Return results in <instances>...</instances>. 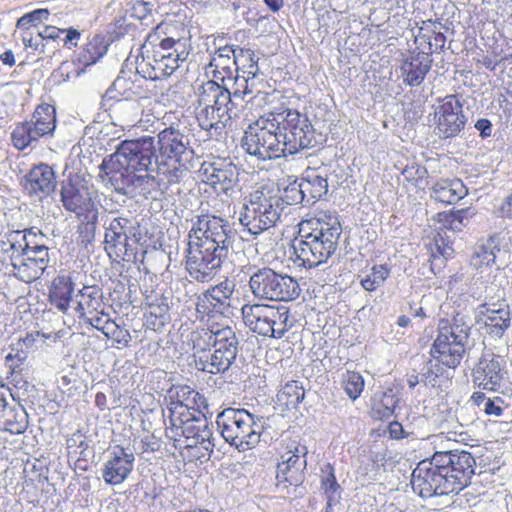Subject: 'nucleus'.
Masks as SVG:
<instances>
[{"label": "nucleus", "mask_w": 512, "mask_h": 512, "mask_svg": "<svg viewBox=\"0 0 512 512\" xmlns=\"http://www.w3.org/2000/svg\"><path fill=\"white\" fill-rule=\"evenodd\" d=\"M225 227L192 226L186 255V270L192 279L205 283L216 276L234 241Z\"/></svg>", "instance_id": "obj_1"}, {"label": "nucleus", "mask_w": 512, "mask_h": 512, "mask_svg": "<svg viewBox=\"0 0 512 512\" xmlns=\"http://www.w3.org/2000/svg\"><path fill=\"white\" fill-rule=\"evenodd\" d=\"M237 88L231 93L215 80L204 82L198 89L196 118L204 130L225 127L232 119L239 118L243 110L247 80L236 79Z\"/></svg>", "instance_id": "obj_2"}, {"label": "nucleus", "mask_w": 512, "mask_h": 512, "mask_svg": "<svg viewBox=\"0 0 512 512\" xmlns=\"http://www.w3.org/2000/svg\"><path fill=\"white\" fill-rule=\"evenodd\" d=\"M156 161L155 140L152 136L123 140L114 153L103 159L99 166V177L101 179L114 174L151 171Z\"/></svg>", "instance_id": "obj_3"}, {"label": "nucleus", "mask_w": 512, "mask_h": 512, "mask_svg": "<svg viewBox=\"0 0 512 512\" xmlns=\"http://www.w3.org/2000/svg\"><path fill=\"white\" fill-rule=\"evenodd\" d=\"M216 423L224 440L239 452L255 448L265 429L264 419L245 409H224Z\"/></svg>", "instance_id": "obj_4"}, {"label": "nucleus", "mask_w": 512, "mask_h": 512, "mask_svg": "<svg viewBox=\"0 0 512 512\" xmlns=\"http://www.w3.org/2000/svg\"><path fill=\"white\" fill-rule=\"evenodd\" d=\"M302 239L296 252L303 264L309 268L316 267L328 260L336 251L342 226H327L326 229L310 226H298Z\"/></svg>", "instance_id": "obj_5"}, {"label": "nucleus", "mask_w": 512, "mask_h": 512, "mask_svg": "<svg viewBox=\"0 0 512 512\" xmlns=\"http://www.w3.org/2000/svg\"><path fill=\"white\" fill-rule=\"evenodd\" d=\"M250 273L249 288L252 294L260 300L292 301L301 292L296 279L276 272L269 267L248 268Z\"/></svg>", "instance_id": "obj_6"}, {"label": "nucleus", "mask_w": 512, "mask_h": 512, "mask_svg": "<svg viewBox=\"0 0 512 512\" xmlns=\"http://www.w3.org/2000/svg\"><path fill=\"white\" fill-rule=\"evenodd\" d=\"M244 324L254 333L261 336L282 338L289 330V312L263 304H245L241 308Z\"/></svg>", "instance_id": "obj_7"}, {"label": "nucleus", "mask_w": 512, "mask_h": 512, "mask_svg": "<svg viewBox=\"0 0 512 512\" xmlns=\"http://www.w3.org/2000/svg\"><path fill=\"white\" fill-rule=\"evenodd\" d=\"M275 114L279 120L280 136L285 141L289 155L317 145V136L307 115L292 109H285Z\"/></svg>", "instance_id": "obj_8"}, {"label": "nucleus", "mask_w": 512, "mask_h": 512, "mask_svg": "<svg viewBox=\"0 0 512 512\" xmlns=\"http://www.w3.org/2000/svg\"><path fill=\"white\" fill-rule=\"evenodd\" d=\"M238 352L239 339L235 329L228 325L223 326L220 333L215 335L210 354L194 360L196 368L210 374L225 373L235 362Z\"/></svg>", "instance_id": "obj_9"}, {"label": "nucleus", "mask_w": 512, "mask_h": 512, "mask_svg": "<svg viewBox=\"0 0 512 512\" xmlns=\"http://www.w3.org/2000/svg\"><path fill=\"white\" fill-rule=\"evenodd\" d=\"M438 458L433 456L420 461L411 475V485L415 493L422 498H432L455 494Z\"/></svg>", "instance_id": "obj_10"}, {"label": "nucleus", "mask_w": 512, "mask_h": 512, "mask_svg": "<svg viewBox=\"0 0 512 512\" xmlns=\"http://www.w3.org/2000/svg\"><path fill=\"white\" fill-rule=\"evenodd\" d=\"M434 455L438 458L440 467L443 468L452 488H455V494L470 484L476 465L475 458L470 452L449 450L435 452Z\"/></svg>", "instance_id": "obj_11"}, {"label": "nucleus", "mask_w": 512, "mask_h": 512, "mask_svg": "<svg viewBox=\"0 0 512 512\" xmlns=\"http://www.w3.org/2000/svg\"><path fill=\"white\" fill-rule=\"evenodd\" d=\"M472 380L483 390L503 392L509 383L506 360L493 353L483 354L472 370Z\"/></svg>", "instance_id": "obj_12"}, {"label": "nucleus", "mask_w": 512, "mask_h": 512, "mask_svg": "<svg viewBox=\"0 0 512 512\" xmlns=\"http://www.w3.org/2000/svg\"><path fill=\"white\" fill-rule=\"evenodd\" d=\"M167 410L163 415L165 424L167 421H178L193 415V412L207 410V403L204 396L187 385L174 386L168 391Z\"/></svg>", "instance_id": "obj_13"}, {"label": "nucleus", "mask_w": 512, "mask_h": 512, "mask_svg": "<svg viewBox=\"0 0 512 512\" xmlns=\"http://www.w3.org/2000/svg\"><path fill=\"white\" fill-rule=\"evenodd\" d=\"M102 184L116 193L128 197H148L158 187V181L150 171L127 172L101 178Z\"/></svg>", "instance_id": "obj_14"}, {"label": "nucleus", "mask_w": 512, "mask_h": 512, "mask_svg": "<svg viewBox=\"0 0 512 512\" xmlns=\"http://www.w3.org/2000/svg\"><path fill=\"white\" fill-rule=\"evenodd\" d=\"M48 263V248L44 244L30 247L26 243V247L21 254L11 257L14 275L25 283L39 279Z\"/></svg>", "instance_id": "obj_15"}, {"label": "nucleus", "mask_w": 512, "mask_h": 512, "mask_svg": "<svg viewBox=\"0 0 512 512\" xmlns=\"http://www.w3.org/2000/svg\"><path fill=\"white\" fill-rule=\"evenodd\" d=\"M135 465V454L130 448L115 445L107 451L101 467L103 481L110 486L124 483L132 473Z\"/></svg>", "instance_id": "obj_16"}, {"label": "nucleus", "mask_w": 512, "mask_h": 512, "mask_svg": "<svg viewBox=\"0 0 512 512\" xmlns=\"http://www.w3.org/2000/svg\"><path fill=\"white\" fill-rule=\"evenodd\" d=\"M235 286L234 281L225 279L206 290L197 299V312L211 317L231 314Z\"/></svg>", "instance_id": "obj_17"}, {"label": "nucleus", "mask_w": 512, "mask_h": 512, "mask_svg": "<svg viewBox=\"0 0 512 512\" xmlns=\"http://www.w3.org/2000/svg\"><path fill=\"white\" fill-rule=\"evenodd\" d=\"M200 173L202 181L216 194L231 197L236 193L239 172L232 163L224 161L204 163Z\"/></svg>", "instance_id": "obj_18"}, {"label": "nucleus", "mask_w": 512, "mask_h": 512, "mask_svg": "<svg viewBox=\"0 0 512 512\" xmlns=\"http://www.w3.org/2000/svg\"><path fill=\"white\" fill-rule=\"evenodd\" d=\"M434 119L440 137H455L461 132L465 124V116L462 104L456 96L449 95L440 101L435 109Z\"/></svg>", "instance_id": "obj_19"}, {"label": "nucleus", "mask_w": 512, "mask_h": 512, "mask_svg": "<svg viewBox=\"0 0 512 512\" xmlns=\"http://www.w3.org/2000/svg\"><path fill=\"white\" fill-rule=\"evenodd\" d=\"M172 43L161 45L144 57L136 58L137 72L145 79L157 80L170 76L175 71V58L168 57Z\"/></svg>", "instance_id": "obj_20"}, {"label": "nucleus", "mask_w": 512, "mask_h": 512, "mask_svg": "<svg viewBox=\"0 0 512 512\" xmlns=\"http://www.w3.org/2000/svg\"><path fill=\"white\" fill-rule=\"evenodd\" d=\"M286 452L282 455V462L277 467V477H282L290 485L300 481L303 471L307 467L308 448L299 441L292 440L287 444Z\"/></svg>", "instance_id": "obj_21"}, {"label": "nucleus", "mask_w": 512, "mask_h": 512, "mask_svg": "<svg viewBox=\"0 0 512 512\" xmlns=\"http://www.w3.org/2000/svg\"><path fill=\"white\" fill-rule=\"evenodd\" d=\"M141 226H109L105 231L106 249L117 257L133 254L134 245H144L143 237L138 229Z\"/></svg>", "instance_id": "obj_22"}, {"label": "nucleus", "mask_w": 512, "mask_h": 512, "mask_svg": "<svg viewBox=\"0 0 512 512\" xmlns=\"http://www.w3.org/2000/svg\"><path fill=\"white\" fill-rule=\"evenodd\" d=\"M61 201L67 210L78 216L88 212L92 207L88 183L79 176L69 178L61 187Z\"/></svg>", "instance_id": "obj_23"}, {"label": "nucleus", "mask_w": 512, "mask_h": 512, "mask_svg": "<svg viewBox=\"0 0 512 512\" xmlns=\"http://www.w3.org/2000/svg\"><path fill=\"white\" fill-rule=\"evenodd\" d=\"M29 426L25 404L8 401L0 396V428L11 434H23Z\"/></svg>", "instance_id": "obj_24"}, {"label": "nucleus", "mask_w": 512, "mask_h": 512, "mask_svg": "<svg viewBox=\"0 0 512 512\" xmlns=\"http://www.w3.org/2000/svg\"><path fill=\"white\" fill-rule=\"evenodd\" d=\"M159 151L163 157L180 163L191 151L189 137L174 127L162 130L158 134Z\"/></svg>", "instance_id": "obj_25"}, {"label": "nucleus", "mask_w": 512, "mask_h": 512, "mask_svg": "<svg viewBox=\"0 0 512 512\" xmlns=\"http://www.w3.org/2000/svg\"><path fill=\"white\" fill-rule=\"evenodd\" d=\"M25 190L39 198L50 195L56 188V176L53 168L46 163L34 166L25 176Z\"/></svg>", "instance_id": "obj_26"}, {"label": "nucleus", "mask_w": 512, "mask_h": 512, "mask_svg": "<svg viewBox=\"0 0 512 512\" xmlns=\"http://www.w3.org/2000/svg\"><path fill=\"white\" fill-rule=\"evenodd\" d=\"M465 350L464 344L448 339L446 334L438 333L431 348V354L437 362L449 368H455L460 364Z\"/></svg>", "instance_id": "obj_27"}, {"label": "nucleus", "mask_w": 512, "mask_h": 512, "mask_svg": "<svg viewBox=\"0 0 512 512\" xmlns=\"http://www.w3.org/2000/svg\"><path fill=\"white\" fill-rule=\"evenodd\" d=\"M264 140V160L275 159L288 154L287 146L283 137L280 136L281 130L279 120H277L275 112L265 114Z\"/></svg>", "instance_id": "obj_28"}, {"label": "nucleus", "mask_w": 512, "mask_h": 512, "mask_svg": "<svg viewBox=\"0 0 512 512\" xmlns=\"http://www.w3.org/2000/svg\"><path fill=\"white\" fill-rule=\"evenodd\" d=\"M502 253L500 238L498 235L489 236L487 239L478 241L470 256V265L480 271L496 264L497 258Z\"/></svg>", "instance_id": "obj_29"}, {"label": "nucleus", "mask_w": 512, "mask_h": 512, "mask_svg": "<svg viewBox=\"0 0 512 512\" xmlns=\"http://www.w3.org/2000/svg\"><path fill=\"white\" fill-rule=\"evenodd\" d=\"M208 424L207 418L203 412H193V415L185 417L178 421H167L166 435L174 441H178L180 437L185 438L187 443L195 434L201 431L202 426Z\"/></svg>", "instance_id": "obj_30"}, {"label": "nucleus", "mask_w": 512, "mask_h": 512, "mask_svg": "<svg viewBox=\"0 0 512 512\" xmlns=\"http://www.w3.org/2000/svg\"><path fill=\"white\" fill-rule=\"evenodd\" d=\"M432 59L429 54L419 52L407 57L402 65L403 82L409 86H419L430 71Z\"/></svg>", "instance_id": "obj_31"}, {"label": "nucleus", "mask_w": 512, "mask_h": 512, "mask_svg": "<svg viewBox=\"0 0 512 512\" xmlns=\"http://www.w3.org/2000/svg\"><path fill=\"white\" fill-rule=\"evenodd\" d=\"M467 188L460 179H440L431 187V198L445 203L454 204L467 195Z\"/></svg>", "instance_id": "obj_32"}, {"label": "nucleus", "mask_w": 512, "mask_h": 512, "mask_svg": "<svg viewBox=\"0 0 512 512\" xmlns=\"http://www.w3.org/2000/svg\"><path fill=\"white\" fill-rule=\"evenodd\" d=\"M453 226H440L433 235L432 242L430 243L431 257V270L436 274L435 266L437 262L440 265L445 263V260L453 254L452 240L449 232L454 233Z\"/></svg>", "instance_id": "obj_33"}, {"label": "nucleus", "mask_w": 512, "mask_h": 512, "mask_svg": "<svg viewBox=\"0 0 512 512\" xmlns=\"http://www.w3.org/2000/svg\"><path fill=\"white\" fill-rule=\"evenodd\" d=\"M238 47L224 46L219 48L212 56L207 68V74L212 73L215 78L224 80L231 75L232 68H237Z\"/></svg>", "instance_id": "obj_34"}, {"label": "nucleus", "mask_w": 512, "mask_h": 512, "mask_svg": "<svg viewBox=\"0 0 512 512\" xmlns=\"http://www.w3.org/2000/svg\"><path fill=\"white\" fill-rule=\"evenodd\" d=\"M265 124V115L260 116L256 121L251 123L245 130L242 138V146L252 156L257 157L260 160H264V140H265V128L262 125Z\"/></svg>", "instance_id": "obj_35"}, {"label": "nucleus", "mask_w": 512, "mask_h": 512, "mask_svg": "<svg viewBox=\"0 0 512 512\" xmlns=\"http://www.w3.org/2000/svg\"><path fill=\"white\" fill-rule=\"evenodd\" d=\"M74 291V284L72 278L68 274L58 275L52 282L50 288V302L57 309L66 312L70 306L72 294Z\"/></svg>", "instance_id": "obj_36"}, {"label": "nucleus", "mask_w": 512, "mask_h": 512, "mask_svg": "<svg viewBox=\"0 0 512 512\" xmlns=\"http://www.w3.org/2000/svg\"><path fill=\"white\" fill-rule=\"evenodd\" d=\"M471 327V319L466 315L458 313L451 321H440L439 334H446L448 339H454V341L464 344L466 347Z\"/></svg>", "instance_id": "obj_37"}, {"label": "nucleus", "mask_w": 512, "mask_h": 512, "mask_svg": "<svg viewBox=\"0 0 512 512\" xmlns=\"http://www.w3.org/2000/svg\"><path fill=\"white\" fill-rule=\"evenodd\" d=\"M222 327L216 325L211 328H197L190 333L189 341L192 345L195 360L202 358V355L208 356L210 354L215 342V335L220 333Z\"/></svg>", "instance_id": "obj_38"}, {"label": "nucleus", "mask_w": 512, "mask_h": 512, "mask_svg": "<svg viewBox=\"0 0 512 512\" xmlns=\"http://www.w3.org/2000/svg\"><path fill=\"white\" fill-rule=\"evenodd\" d=\"M108 50V43L105 38L100 35H95L89 42L82 48L78 56V63L82 68L76 69V76L84 72V68L95 64L102 58Z\"/></svg>", "instance_id": "obj_39"}, {"label": "nucleus", "mask_w": 512, "mask_h": 512, "mask_svg": "<svg viewBox=\"0 0 512 512\" xmlns=\"http://www.w3.org/2000/svg\"><path fill=\"white\" fill-rule=\"evenodd\" d=\"M169 305L166 298H156L154 302L148 304L145 313V325L148 329L160 332L170 322Z\"/></svg>", "instance_id": "obj_40"}, {"label": "nucleus", "mask_w": 512, "mask_h": 512, "mask_svg": "<svg viewBox=\"0 0 512 512\" xmlns=\"http://www.w3.org/2000/svg\"><path fill=\"white\" fill-rule=\"evenodd\" d=\"M135 70H137L135 68ZM146 80L137 71L132 75L130 72L121 71L114 80L112 88L125 99H132L143 94L142 81Z\"/></svg>", "instance_id": "obj_41"}, {"label": "nucleus", "mask_w": 512, "mask_h": 512, "mask_svg": "<svg viewBox=\"0 0 512 512\" xmlns=\"http://www.w3.org/2000/svg\"><path fill=\"white\" fill-rule=\"evenodd\" d=\"M306 202H315L328 192L327 178L315 169H307L301 178Z\"/></svg>", "instance_id": "obj_42"}, {"label": "nucleus", "mask_w": 512, "mask_h": 512, "mask_svg": "<svg viewBox=\"0 0 512 512\" xmlns=\"http://www.w3.org/2000/svg\"><path fill=\"white\" fill-rule=\"evenodd\" d=\"M79 296L80 300L76 307L79 318L104 309L102 291L97 286H84L79 291Z\"/></svg>", "instance_id": "obj_43"}, {"label": "nucleus", "mask_w": 512, "mask_h": 512, "mask_svg": "<svg viewBox=\"0 0 512 512\" xmlns=\"http://www.w3.org/2000/svg\"><path fill=\"white\" fill-rule=\"evenodd\" d=\"M29 122L32 124V128L39 134L40 138L51 135L56 127L54 107L50 105L38 106Z\"/></svg>", "instance_id": "obj_44"}, {"label": "nucleus", "mask_w": 512, "mask_h": 512, "mask_svg": "<svg viewBox=\"0 0 512 512\" xmlns=\"http://www.w3.org/2000/svg\"><path fill=\"white\" fill-rule=\"evenodd\" d=\"M391 269L386 264L373 265L369 271L358 275L365 291L373 292L380 288L390 276Z\"/></svg>", "instance_id": "obj_45"}, {"label": "nucleus", "mask_w": 512, "mask_h": 512, "mask_svg": "<svg viewBox=\"0 0 512 512\" xmlns=\"http://www.w3.org/2000/svg\"><path fill=\"white\" fill-rule=\"evenodd\" d=\"M170 28L171 27L166 23H160L157 25L154 30L147 35L146 40L141 47V55L139 57H144L161 45H168L169 43H172L174 38L169 36L168 30Z\"/></svg>", "instance_id": "obj_46"}, {"label": "nucleus", "mask_w": 512, "mask_h": 512, "mask_svg": "<svg viewBox=\"0 0 512 512\" xmlns=\"http://www.w3.org/2000/svg\"><path fill=\"white\" fill-rule=\"evenodd\" d=\"M322 473L321 489L326 495L327 506L331 507L333 504L338 502L340 498L341 487L336 480L334 468L331 464H326L324 468H322Z\"/></svg>", "instance_id": "obj_47"}, {"label": "nucleus", "mask_w": 512, "mask_h": 512, "mask_svg": "<svg viewBox=\"0 0 512 512\" xmlns=\"http://www.w3.org/2000/svg\"><path fill=\"white\" fill-rule=\"evenodd\" d=\"M39 139V134L32 128L29 121L16 125L11 134L12 143L18 150L26 149Z\"/></svg>", "instance_id": "obj_48"}, {"label": "nucleus", "mask_w": 512, "mask_h": 512, "mask_svg": "<svg viewBox=\"0 0 512 512\" xmlns=\"http://www.w3.org/2000/svg\"><path fill=\"white\" fill-rule=\"evenodd\" d=\"M486 317L485 326L487 333L493 337H502L505 331L510 327L509 309H500L496 315H484Z\"/></svg>", "instance_id": "obj_49"}, {"label": "nucleus", "mask_w": 512, "mask_h": 512, "mask_svg": "<svg viewBox=\"0 0 512 512\" xmlns=\"http://www.w3.org/2000/svg\"><path fill=\"white\" fill-rule=\"evenodd\" d=\"M237 69L242 68L243 72L247 74L249 78L254 79L259 73L258 58H256L254 51L251 49H244L238 47V54L236 57ZM245 79V77H243ZM248 91H250L247 88Z\"/></svg>", "instance_id": "obj_50"}, {"label": "nucleus", "mask_w": 512, "mask_h": 512, "mask_svg": "<svg viewBox=\"0 0 512 512\" xmlns=\"http://www.w3.org/2000/svg\"><path fill=\"white\" fill-rule=\"evenodd\" d=\"M342 383L344 391L352 400H356L364 389V379L358 372L346 371L343 374Z\"/></svg>", "instance_id": "obj_51"}, {"label": "nucleus", "mask_w": 512, "mask_h": 512, "mask_svg": "<svg viewBox=\"0 0 512 512\" xmlns=\"http://www.w3.org/2000/svg\"><path fill=\"white\" fill-rule=\"evenodd\" d=\"M81 322L88 325L98 331H101L104 335L109 330L110 325L115 321L111 318L110 314L105 312L104 309H100L91 314H87L84 317L79 318Z\"/></svg>", "instance_id": "obj_52"}, {"label": "nucleus", "mask_w": 512, "mask_h": 512, "mask_svg": "<svg viewBox=\"0 0 512 512\" xmlns=\"http://www.w3.org/2000/svg\"><path fill=\"white\" fill-rule=\"evenodd\" d=\"M304 394V389L297 382H290L285 384L277 396L285 405L296 406L303 400Z\"/></svg>", "instance_id": "obj_53"}, {"label": "nucleus", "mask_w": 512, "mask_h": 512, "mask_svg": "<svg viewBox=\"0 0 512 512\" xmlns=\"http://www.w3.org/2000/svg\"><path fill=\"white\" fill-rule=\"evenodd\" d=\"M199 445L208 453V455L213 452L215 443L209 424L202 426L201 431L195 434V436L185 444V447L193 448Z\"/></svg>", "instance_id": "obj_54"}, {"label": "nucleus", "mask_w": 512, "mask_h": 512, "mask_svg": "<svg viewBox=\"0 0 512 512\" xmlns=\"http://www.w3.org/2000/svg\"><path fill=\"white\" fill-rule=\"evenodd\" d=\"M8 390L12 402L27 404L30 392L34 390V386L20 378L14 379L13 386L9 387Z\"/></svg>", "instance_id": "obj_55"}, {"label": "nucleus", "mask_w": 512, "mask_h": 512, "mask_svg": "<svg viewBox=\"0 0 512 512\" xmlns=\"http://www.w3.org/2000/svg\"><path fill=\"white\" fill-rule=\"evenodd\" d=\"M475 212L472 208L460 209L456 211L442 212L437 214V220L440 223L454 224L470 221Z\"/></svg>", "instance_id": "obj_56"}, {"label": "nucleus", "mask_w": 512, "mask_h": 512, "mask_svg": "<svg viewBox=\"0 0 512 512\" xmlns=\"http://www.w3.org/2000/svg\"><path fill=\"white\" fill-rule=\"evenodd\" d=\"M283 209L279 207L278 201H276V205L269 203H264L263 208L259 213V224H276L278 221H285L286 219L282 218Z\"/></svg>", "instance_id": "obj_57"}, {"label": "nucleus", "mask_w": 512, "mask_h": 512, "mask_svg": "<svg viewBox=\"0 0 512 512\" xmlns=\"http://www.w3.org/2000/svg\"><path fill=\"white\" fill-rule=\"evenodd\" d=\"M397 404L398 399L395 395L391 391L385 392L382 394L381 399L375 402L374 409L381 417L388 418L394 413Z\"/></svg>", "instance_id": "obj_58"}, {"label": "nucleus", "mask_w": 512, "mask_h": 512, "mask_svg": "<svg viewBox=\"0 0 512 512\" xmlns=\"http://www.w3.org/2000/svg\"><path fill=\"white\" fill-rule=\"evenodd\" d=\"M283 200L286 201L288 205H295L306 201L305 192L303 189L302 182H298L297 180L290 183L283 191Z\"/></svg>", "instance_id": "obj_59"}, {"label": "nucleus", "mask_w": 512, "mask_h": 512, "mask_svg": "<svg viewBox=\"0 0 512 512\" xmlns=\"http://www.w3.org/2000/svg\"><path fill=\"white\" fill-rule=\"evenodd\" d=\"M107 339L117 344V348L127 347L132 339L129 331L120 327L116 322L110 325L109 330L105 334Z\"/></svg>", "instance_id": "obj_60"}, {"label": "nucleus", "mask_w": 512, "mask_h": 512, "mask_svg": "<svg viewBox=\"0 0 512 512\" xmlns=\"http://www.w3.org/2000/svg\"><path fill=\"white\" fill-rule=\"evenodd\" d=\"M171 46H172V49L169 50V53L167 54V58L168 57L175 58L174 62H176V65H175V70H176L177 68H179L180 63L184 62L189 55L188 39H186V38L173 39V45H171Z\"/></svg>", "instance_id": "obj_61"}, {"label": "nucleus", "mask_w": 512, "mask_h": 512, "mask_svg": "<svg viewBox=\"0 0 512 512\" xmlns=\"http://www.w3.org/2000/svg\"><path fill=\"white\" fill-rule=\"evenodd\" d=\"M440 370L438 363L432 360L426 362L420 370L422 383L425 386L436 387Z\"/></svg>", "instance_id": "obj_62"}, {"label": "nucleus", "mask_w": 512, "mask_h": 512, "mask_svg": "<svg viewBox=\"0 0 512 512\" xmlns=\"http://www.w3.org/2000/svg\"><path fill=\"white\" fill-rule=\"evenodd\" d=\"M484 303L506 302V290L500 284L491 283L485 287Z\"/></svg>", "instance_id": "obj_63"}, {"label": "nucleus", "mask_w": 512, "mask_h": 512, "mask_svg": "<svg viewBox=\"0 0 512 512\" xmlns=\"http://www.w3.org/2000/svg\"><path fill=\"white\" fill-rule=\"evenodd\" d=\"M88 448V442L85 437L80 433L76 432L67 439V449L69 454L77 453V449H80L79 455L85 456L84 453Z\"/></svg>", "instance_id": "obj_64"}]
</instances>
